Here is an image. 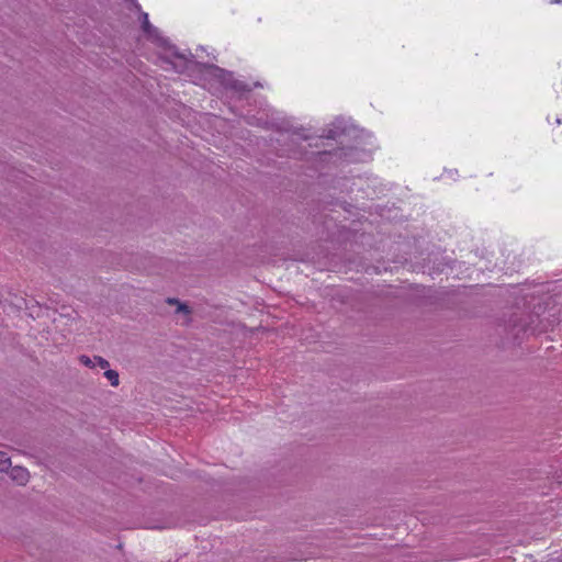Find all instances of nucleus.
<instances>
[{"label":"nucleus","mask_w":562,"mask_h":562,"mask_svg":"<svg viewBox=\"0 0 562 562\" xmlns=\"http://www.w3.org/2000/svg\"><path fill=\"white\" fill-rule=\"evenodd\" d=\"M9 472L10 479L14 481L18 485L24 486L30 481V472L24 467H11Z\"/></svg>","instance_id":"obj_2"},{"label":"nucleus","mask_w":562,"mask_h":562,"mask_svg":"<svg viewBox=\"0 0 562 562\" xmlns=\"http://www.w3.org/2000/svg\"><path fill=\"white\" fill-rule=\"evenodd\" d=\"M177 306H178L177 307V312L178 313L189 314L191 312L189 306L187 304L181 303V302Z\"/></svg>","instance_id":"obj_8"},{"label":"nucleus","mask_w":562,"mask_h":562,"mask_svg":"<svg viewBox=\"0 0 562 562\" xmlns=\"http://www.w3.org/2000/svg\"><path fill=\"white\" fill-rule=\"evenodd\" d=\"M140 16H142V27H143L144 32L150 33L151 25L148 21V14L145 12H142Z\"/></svg>","instance_id":"obj_6"},{"label":"nucleus","mask_w":562,"mask_h":562,"mask_svg":"<svg viewBox=\"0 0 562 562\" xmlns=\"http://www.w3.org/2000/svg\"><path fill=\"white\" fill-rule=\"evenodd\" d=\"M10 468H11L10 457L5 452L0 451V472H8Z\"/></svg>","instance_id":"obj_3"},{"label":"nucleus","mask_w":562,"mask_h":562,"mask_svg":"<svg viewBox=\"0 0 562 562\" xmlns=\"http://www.w3.org/2000/svg\"><path fill=\"white\" fill-rule=\"evenodd\" d=\"M104 376L110 381L112 386H117L120 384V376L117 371L108 369L104 372Z\"/></svg>","instance_id":"obj_4"},{"label":"nucleus","mask_w":562,"mask_h":562,"mask_svg":"<svg viewBox=\"0 0 562 562\" xmlns=\"http://www.w3.org/2000/svg\"><path fill=\"white\" fill-rule=\"evenodd\" d=\"M552 2H553V3H561V2H562V0H553Z\"/></svg>","instance_id":"obj_12"},{"label":"nucleus","mask_w":562,"mask_h":562,"mask_svg":"<svg viewBox=\"0 0 562 562\" xmlns=\"http://www.w3.org/2000/svg\"><path fill=\"white\" fill-rule=\"evenodd\" d=\"M94 360L95 364H98L101 369L108 370V368L110 367L109 361L100 356H94Z\"/></svg>","instance_id":"obj_7"},{"label":"nucleus","mask_w":562,"mask_h":562,"mask_svg":"<svg viewBox=\"0 0 562 562\" xmlns=\"http://www.w3.org/2000/svg\"><path fill=\"white\" fill-rule=\"evenodd\" d=\"M337 136V132L334 130H329L328 134L325 135L327 138H335Z\"/></svg>","instance_id":"obj_10"},{"label":"nucleus","mask_w":562,"mask_h":562,"mask_svg":"<svg viewBox=\"0 0 562 562\" xmlns=\"http://www.w3.org/2000/svg\"><path fill=\"white\" fill-rule=\"evenodd\" d=\"M167 303L169 305H178L180 303V301L178 299H175V297H169V299H167Z\"/></svg>","instance_id":"obj_9"},{"label":"nucleus","mask_w":562,"mask_h":562,"mask_svg":"<svg viewBox=\"0 0 562 562\" xmlns=\"http://www.w3.org/2000/svg\"><path fill=\"white\" fill-rule=\"evenodd\" d=\"M209 74L217 78L222 85H224L226 88H231L236 91H249L250 89L243 82L235 80L231 72L215 66L210 65L207 66Z\"/></svg>","instance_id":"obj_1"},{"label":"nucleus","mask_w":562,"mask_h":562,"mask_svg":"<svg viewBox=\"0 0 562 562\" xmlns=\"http://www.w3.org/2000/svg\"><path fill=\"white\" fill-rule=\"evenodd\" d=\"M79 361L81 364H83L85 367H88V368H93L95 366L94 358L91 359L90 357H88L86 355L80 356Z\"/></svg>","instance_id":"obj_5"},{"label":"nucleus","mask_w":562,"mask_h":562,"mask_svg":"<svg viewBox=\"0 0 562 562\" xmlns=\"http://www.w3.org/2000/svg\"><path fill=\"white\" fill-rule=\"evenodd\" d=\"M131 1H132V3L134 4V7H135L137 10H139V9H140L139 4L137 3V0H131Z\"/></svg>","instance_id":"obj_11"}]
</instances>
